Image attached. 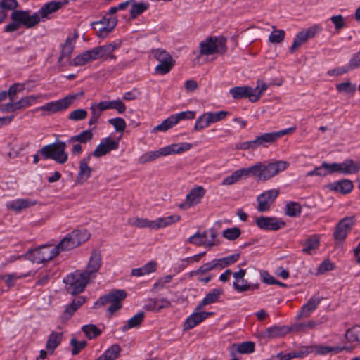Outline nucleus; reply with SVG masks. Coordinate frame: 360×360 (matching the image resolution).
Wrapping results in <instances>:
<instances>
[{
    "label": "nucleus",
    "mask_w": 360,
    "mask_h": 360,
    "mask_svg": "<svg viewBox=\"0 0 360 360\" xmlns=\"http://www.w3.org/2000/svg\"><path fill=\"white\" fill-rule=\"evenodd\" d=\"M321 299L317 296L311 297L306 304H304L298 312L296 319L308 318L311 314L314 311L321 302Z\"/></svg>",
    "instance_id": "obj_22"
},
{
    "label": "nucleus",
    "mask_w": 360,
    "mask_h": 360,
    "mask_svg": "<svg viewBox=\"0 0 360 360\" xmlns=\"http://www.w3.org/2000/svg\"><path fill=\"white\" fill-rule=\"evenodd\" d=\"M41 96H34L31 95L29 96H25L22 98L20 101H17L19 110L26 108L30 106L32 103H35L38 98H40Z\"/></svg>",
    "instance_id": "obj_58"
},
{
    "label": "nucleus",
    "mask_w": 360,
    "mask_h": 360,
    "mask_svg": "<svg viewBox=\"0 0 360 360\" xmlns=\"http://www.w3.org/2000/svg\"><path fill=\"white\" fill-rule=\"evenodd\" d=\"M90 279L84 272L75 271L68 275L64 282L68 285V291L72 295H77L84 290Z\"/></svg>",
    "instance_id": "obj_9"
},
{
    "label": "nucleus",
    "mask_w": 360,
    "mask_h": 360,
    "mask_svg": "<svg viewBox=\"0 0 360 360\" xmlns=\"http://www.w3.org/2000/svg\"><path fill=\"white\" fill-rule=\"evenodd\" d=\"M210 232L211 239H207V232L206 231H198L188 238V242L197 246H204L208 248L217 245L219 243L215 240L217 236L215 232L212 230H210Z\"/></svg>",
    "instance_id": "obj_13"
},
{
    "label": "nucleus",
    "mask_w": 360,
    "mask_h": 360,
    "mask_svg": "<svg viewBox=\"0 0 360 360\" xmlns=\"http://www.w3.org/2000/svg\"><path fill=\"white\" fill-rule=\"evenodd\" d=\"M240 230L238 227H233L225 229L223 233L222 236L229 240H233L238 238L240 236Z\"/></svg>",
    "instance_id": "obj_59"
},
{
    "label": "nucleus",
    "mask_w": 360,
    "mask_h": 360,
    "mask_svg": "<svg viewBox=\"0 0 360 360\" xmlns=\"http://www.w3.org/2000/svg\"><path fill=\"white\" fill-rule=\"evenodd\" d=\"M277 141L275 132L262 134L255 137L257 148L259 147L267 148L269 145Z\"/></svg>",
    "instance_id": "obj_36"
},
{
    "label": "nucleus",
    "mask_w": 360,
    "mask_h": 360,
    "mask_svg": "<svg viewBox=\"0 0 360 360\" xmlns=\"http://www.w3.org/2000/svg\"><path fill=\"white\" fill-rule=\"evenodd\" d=\"M94 134L91 130L87 129L82 131L77 135L71 136L68 142L69 143H76L78 142L79 143H86L89 141H91L93 139Z\"/></svg>",
    "instance_id": "obj_42"
},
{
    "label": "nucleus",
    "mask_w": 360,
    "mask_h": 360,
    "mask_svg": "<svg viewBox=\"0 0 360 360\" xmlns=\"http://www.w3.org/2000/svg\"><path fill=\"white\" fill-rule=\"evenodd\" d=\"M117 23V19L115 16H108L105 15L99 21L94 22L96 25H101L99 32L102 34H108L111 32Z\"/></svg>",
    "instance_id": "obj_25"
},
{
    "label": "nucleus",
    "mask_w": 360,
    "mask_h": 360,
    "mask_svg": "<svg viewBox=\"0 0 360 360\" xmlns=\"http://www.w3.org/2000/svg\"><path fill=\"white\" fill-rule=\"evenodd\" d=\"M154 58L159 62L155 71L160 75H165L170 72L175 65V60L165 50L157 49L152 51Z\"/></svg>",
    "instance_id": "obj_10"
},
{
    "label": "nucleus",
    "mask_w": 360,
    "mask_h": 360,
    "mask_svg": "<svg viewBox=\"0 0 360 360\" xmlns=\"http://www.w3.org/2000/svg\"><path fill=\"white\" fill-rule=\"evenodd\" d=\"M354 224V218L347 217L341 219L337 224L333 236L337 242H342L346 238Z\"/></svg>",
    "instance_id": "obj_16"
},
{
    "label": "nucleus",
    "mask_w": 360,
    "mask_h": 360,
    "mask_svg": "<svg viewBox=\"0 0 360 360\" xmlns=\"http://www.w3.org/2000/svg\"><path fill=\"white\" fill-rule=\"evenodd\" d=\"M36 204V200L20 198L10 202L8 204V207L11 210L18 212L22 210L34 206Z\"/></svg>",
    "instance_id": "obj_31"
},
{
    "label": "nucleus",
    "mask_w": 360,
    "mask_h": 360,
    "mask_svg": "<svg viewBox=\"0 0 360 360\" xmlns=\"http://www.w3.org/2000/svg\"><path fill=\"white\" fill-rule=\"evenodd\" d=\"M59 253L57 245H43L32 252L34 261L38 264L52 260Z\"/></svg>",
    "instance_id": "obj_12"
},
{
    "label": "nucleus",
    "mask_w": 360,
    "mask_h": 360,
    "mask_svg": "<svg viewBox=\"0 0 360 360\" xmlns=\"http://www.w3.org/2000/svg\"><path fill=\"white\" fill-rule=\"evenodd\" d=\"M68 0L64 1H51L44 5L39 13L42 18H48L49 14L54 13L68 4Z\"/></svg>",
    "instance_id": "obj_27"
},
{
    "label": "nucleus",
    "mask_w": 360,
    "mask_h": 360,
    "mask_svg": "<svg viewBox=\"0 0 360 360\" xmlns=\"http://www.w3.org/2000/svg\"><path fill=\"white\" fill-rule=\"evenodd\" d=\"M222 293L223 290L221 288H214L198 304V306L196 307V310H201L205 306L217 302Z\"/></svg>",
    "instance_id": "obj_30"
},
{
    "label": "nucleus",
    "mask_w": 360,
    "mask_h": 360,
    "mask_svg": "<svg viewBox=\"0 0 360 360\" xmlns=\"http://www.w3.org/2000/svg\"><path fill=\"white\" fill-rule=\"evenodd\" d=\"M90 237L86 230H74L68 233L57 245L59 252L72 250L85 243Z\"/></svg>",
    "instance_id": "obj_5"
},
{
    "label": "nucleus",
    "mask_w": 360,
    "mask_h": 360,
    "mask_svg": "<svg viewBox=\"0 0 360 360\" xmlns=\"http://www.w3.org/2000/svg\"><path fill=\"white\" fill-rule=\"evenodd\" d=\"M25 276V275H19L16 273L9 274L6 275L1 276L0 279L4 280L8 286V288H11L15 285L16 281L20 278H22Z\"/></svg>",
    "instance_id": "obj_53"
},
{
    "label": "nucleus",
    "mask_w": 360,
    "mask_h": 360,
    "mask_svg": "<svg viewBox=\"0 0 360 360\" xmlns=\"http://www.w3.org/2000/svg\"><path fill=\"white\" fill-rule=\"evenodd\" d=\"M307 40L308 39L302 30L298 32L293 41L292 46L290 48V52L294 53L299 47L307 42Z\"/></svg>",
    "instance_id": "obj_52"
},
{
    "label": "nucleus",
    "mask_w": 360,
    "mask_h": 360,
    "mask_svg": "<svg viewBox=\"0 0 360 360\" xmlns=\"http://www.w3.org/2000/svg\"><path fill=\"white\" fill-rule=\"evenodd\" d=\"M273 29L274 30L269 37V40L271 43L279 44L284 39L285 32L283 30H276L274 27Z\"/></svg>",
    "instance_id": "obj_56"
},
{
    "label": "nucleus",
    "mask_w": 360,
    "mask_h": 360,
    "mask_svg": "<svg viewBox=\"0 0 360 360\" xmlns=\"http://www.w3.org/2000/svg\"><path fill=\"white\" fill-rule=\"evenodd\" d=\"M180 220L181 217L179 215L173 214L168 217H159L155 220L131 217L128 219L127 223L130 226L137 228H150V229L158 230L172 225Z\"/></svg>",
    "instance_id": "obj_3"
},
{
    "label": "nucleus",
    "mask_w": 360,
    "mask_h": 360,
    "mask_svg": "<svg viewBox=\"0 0 360 360\" xmlns=\"http://www.w3.org/2000/svg\"><path fill=\"white\" fill-rule=\"evenodd\" d=\"M12 22L8 24L4 30L6 32H11L18 30L21 26L26 28H32L37 25L40 22V16L34 13L30 14L28 11L15 10L11 15Z\"/></svg>",
    "instance_id": "obj_2"
},
{
    "label": "nucleus",
    "mask_w": 360,
    "mask_h": 360,
    "mask_svg": "<svg viewBox=\"0 0 360 360\" xmlns=\"http://www.w3.org/2000/svg\"><path fill=\"white\" fill-rule=\"evenodd\" d=\"M331 191L340 193L343 195L349 193L354 188L353 183L349 179H342L329 186Z\"/></svg>",
    "instance_id": "obj_29"
},
{
    "label": "nucleus",
    "mask_w": 360,
    "mask_h": 360,
    "mask_svg": "<svg viewBox=\"0 0 360 360\" xmlns=\"http://www.w3.org/2000/svg\"><path fill=\"white\" fill-rule=\"evenodd\" d=\"M330 20L337 31H340L346 27L345 18L342 15H333L330 18Z\"/></svg>",
    "instance_id": "obj_63"
},
{
    "label": "nucleus",
    "mask_w": 360,
    "mask_h": 360,
    "mask_svg": "<svg viewBox=\"0 0 360 360\" xmlns=\"http://www.w3.org/2000/svg\"><path fill=\"white\" fill-rule=\"evenodd\" d=\"M336 89L339 92L353 94L356 91V85L349 81L336 84Z\"/></svg>",
    "instance_id": "obj_54"
},
{
    "label": "nucleus",
    "mask_w": 360,
    "mask_h": 360,
    "mask_svg": "<svg viewBox=\"0 0 360 360\" xmlns=\"http://www.w3.org/2000/svg\"><path fill=\"white\" fill-rule=\"evenodd\" d=\"M173 115L177 124L180 120L194 119L195 117V112L188 110L173 114Z\"/></svg>",
    "instance_id": "obj_64"
},
{
    "label": "nucleus",
    "mask_w": 360,
    "mask_h": 360,
    "mask_svg": "<svg viewBox=\"0 0 360 360\" xmlns=\"http://www.w3.org/2000/svg\"><path fill=\"white\" fill-rule=\"evenodd\" d=\"M205 193L206 190L202 186L193 188L187 193L185 201L179 204L178 207L181 210H188L191 207L197 205L201 202Z\"/></svg>",
    "instance_id": "obj_11"
},
{
    "label": "nucleus",
    "mask_w": 360,
    "mask_h": 360,
    "mask_svg": "<svg viewBox=\"0 0 360 360\" xmlns=\"http://www.w3.org/2000/svg\"><path fill=\"white\" fill-rule=\"evenodd\" d=\"M95 60L91 50L85 51L81 54L77 56L72 60V65L75 66H82L89 63Z\"/></svg>",
    "instance_id": "obj_41"
},
{
    "label": "nucleus",
    "mask_w": 360,
    "mask_h": 360,
    "mask_svg": "<svg viewBox=\"0 0 360 360\" xmlns=\"http://www.w3.org/2000/svg\"><path fill=\"white\" fill-rule=\"evenodd\" d=\"M248 176H250L248 167L240 169L224 178L221 184L224 186L232 185L240 180L242 178H247Z\"/></svg>",
    "instance_id": "obj_28"
},
{
    "label": "nucleus",
    "mask_w": 360,
    "mask_h": 360,
    "mask_svg": "<svg viewBox=\"0 0 360 360\" xmlns=\"http://www.w3.org/2000/svg\"><path fill=\"white\" fill-rule=\"evenodd\" d=\"M289 163L283 160L262 162H257L248 167L250 176H255L260 181H267L285 170Z\"/></svg>",
    "instance_id": "obj_1"
},
{
    "label": "nucleus",
    "mask_w": 360,
    "mask_h": 360,
    "mask_svg": "<svg viewBox=\"0 0 360 360\" xmlns=\"http://www.w3.org/2000/svg\"><path fill=\"white\" fill-rule=\"evenodd\" d=\"M302 212V206L297 202H289L285 205V213L290 217H299Z\"/></svg>",
    "instance_id": "obj_47"
},
{
    "label": "nucleus",
    "mask_w": 360,
    "mask_h": 360,
    "mask_svg": "<svg viewBox=\"0 0 360 360\" xmlns=\"http://www.w3.org/2000/svg\"><path fill=\"white\" fill-rule=\"evenodd\" d=\"M236 149L240 150H255L257 149L255 139L254 140H251V141L238 143L236 145Z\"/></svg>",
    "instance_id": "obj_61"
},
{
    "label": "nucleus",
    "mask_w": 360,
    "mask_h": 360,
    "mask_svg": "<svg viewBox=\"0 0 360 360\" xmlns=\"http://www.w3.org/2000/svg\"><path fill=\"white\" fill-rule=\"evenodd\" d=\"M278 194V189H271L259 195L257 198L258 203L257 210L260 212L269 210Z\"/></svg>",
    "instance_id": "obj_14"
},
{
    "label": "nucleus",
    "mask_w": 360,
    "mask_h": 360,
    "mask_svg": "<svg viewBox=\"0 0 360 360\" xmlns=\"http://www.w3.org/2000/svg\"><path fill=\"white\" fill-rule=\"evenodd\" d=\"M290 332V328L287 326H278L268 328L263 333V336L268 338L283 337Z\"/></svg>",
    "instance_id": "obj_32"
},
{
    "label": "nucleus",
    "mask_w": 360,
    "mask_h": 360,
    "mask_svg": "<svg viewBox=\"0 0 360 360\" xmlns=\"http://www.w3.org/2000/svg\"><path fill=\"white\" fill-rule=\"evenodd\" d=\"M360 170V162H355L352 159H347L340 163V173L343 174H356Z\"/></svg>",
    "instance_id": "obj_35"
},
{
    "label": "nucleus",
    "mask_w": 360,
    "mask_h": 360,
    "mask_svg": "<svg viewBox=\"0 0 360 360\" xmlns=\"http://www.w3.org/2000/svg\"><path fill=\"white\" fill-rule=\"evenodd\" d=\"M320 240L317 235H312L304 243L302 252L307 255H312L319 248Z\"/></svg>",
    "instance_id": "obj_39"
},
{
    "label": "nucleus",
    "mask_w": 360,
    "mask_h": 360,
    "mask_svg": "<svg viewBox=\"0 0 360 360\" xmlns=\"http://www.w3.org/2000/svg\"><path fill=\"white\" fill-rule=\"evenodd\" d=\"M63 333L53 331L48 337L46 348L50 354H52L57 347L60 344Z\"/></svg>",
    "instance_id": "obj_37"
},
{
    "label": "nucleus",
    "mask_w": 360,
    "mask_h": 360,
    "mask_svg": "<svg viewBox=\"0 0 360 360\" xmlns=\"http://www.w3.org/2000/svg\"><path fill=\"white\" fill-rule=\"evenodd\" d=\"M83 92L76 94H69L62 99L51 101L39 108V110L43 112V115H50L67 110L79 96H82Z\"/></svg>",
    "instance_id": "obj_8"
},
{
    "label": "nucleus",
    "mask_w": 360,
    "mask_h": 360,
    "mask_svg": "<svg viewBox=\"0 0 360 360\" xmlns=\"http://www.w3.org/2000/svg\"><path fill=\"white\" fill-rule=\"evenodd\" d=\"M226 39L222 36L210 37L202 41L199 44V56L214 54L224 55L227 51Z\"/></svg>",
    "instance_id": "obj_4"
},
{
    "label": "nucleus",
    "mask_w": 360,
    "mask_h": 360,
    "mask_svg": "<svg viewBox=\"0 0 360 360\" xmlns=\"http://www.w3.org/2000/svg\"><path fill=\"white\" fill-rule=\"evenodd\" d=\"M86 302V297L84 296H79L74 299L72 302L67 305L65 311L61 315L62 321H68L72 316L75 314V312L82 306Z\"/></svg>",
    "instance_id": "obj_24"
},
{
    "label": "nucleus",
    "mask_w": 360,
    "mask_h": 360,
    "mask_svg": "<svg viewBox=\"0 0 360 360\" xmlns=\"http://www.w3.org/2000/svg\"><path fill=\"white\" fill-rule=\"evenodd\" d=\"M87 111L84 109H77L70 112L68 119L72 121L77 122L85 120L87 117Z\"/></svg>",
    "instance_id": "obj_57"
},
{
    "label": "nucleus",
    "mask_w": 360,
    "mask_h": 360,
    "mask_svg": "<svg viewBox=\"0 0 360 360\" xmlns=\"http://www.w3.org/2000/svg\"><path fill=\"white\" fill-rule=\"evenodd\" d=\"M65 148L66 143L59 141L44 146L41 148L39 153L45 159H52L59 164H64L68 158Z\"/></svg>",
    "instance_id": "obj_7"
},
{
    "label": "nucleus",
    "mask_w": 360,
    "mask_h": 360,
    "mask_svg": "<svg viewBox=\"0 0 360 360\" xmlns=\"http://www.w3.org/2000/svg\"><path fill=\"white\" fill-rule=\"evenodd\" d=\"M210 122L205 115V113L200 115L196 120L195 124L194 125L195 131H201L205 128L210 126Z\"/></svg>",
    "instance_id": "obj_60"
},
{
    "label": "nucleus",
    "mask_w": 360,
    "mask_h": 360,
    "mask_svg": "<svg viewBox=\"0 0 360 360\" xmlns=\"http://www.w3.org/2000/svg\"><path fill=\"white\" fill-rule=\"evenodd\" d=\"M77 37V34H76L74 37H68L66 39L65 44L62 46L60 56L58 58L59 63H61L63 59L65 58L70 60L75 49V44Z\"/></svg>",
    "instance_id": "obj_26"
},
{
    "label": "nucleus",
    "mask_w": 360,
    "mask_h": 360,
    "mask_svg": "<svg viewBox=\"0 0 360 360\" xmlns=\"http://www.w3.org/2000/svg\"><path fill=\"white\" fill-rule=\"evenodd\" d=\"M233 348H236V350L240 354H250L255 351V343L252 342H244L240 344H233Z\"/></svg>",
    "instance_id": "obj_49"
},
{
    "label": "nucleus",
    "mask_w": 360,
    "mask_h": 360,
    "mask_svg": "<svg viewBox=\"0 0 360 360\" xmlns=\"http://www.w3.org/2000/svg\"><path fill=\"white\" fill-rule=\"evenodd\" d=\"M117 48L118 45L117 44H107L103 46H96L91 50L95 60L98 59H103L104 60L108 59L115 60L116 56L113 52Z\"/></svg>",
    "instance_id": "obj_17"
},
{
    "label": "nucleus",
    "mask_w": 360,
    "mask_h": 360,
    "mask_svg": "<svg viewBox=\"0 0 360 360\" xmlns=\"http://www.w3.org/2000/svg\"><path fill=\"white\" fill-rule=\"evenodd\" d=\"M213 314V312L200 311V310H196L195 308V311L185 320L183 324V330L188 331L194 328Z\"/></svg>",
    "instance_id": "obj_18"
},
{
    "label": "nucleus",
    "mask_w": 360,
    "mask_h": 360,
    "mask_svg": "<svg viewBox=\"0 0 360 360\" xmlns=\"http://www.w3.org/2000/svg\"><path fill=\"white\" fill-rule=\"evenodd\" d=\"M345 336L349 343L360 342V326H354L347 330Z\"/></svg>",
    "instance_id": "obj_46"
},
{
    "label": "nucleus",
    "mask_w": 360,
    "mask_h": 360,
    "mask_svg": "<svg viewBox=\"0 0 360 360\" xmlns=\"http://www.w3.org/2000/svg\"><path fill=\"white\" fill-rule=\"evenodd\" d=\"M319 323L314 320H309L304 323H294L290 327V331L295 333H306L309 330L314 329Z\"/></svg>",
    "instance_id": "obj_40"
},
{
    "label": "nucleus",
    "mask_w": 360,
    "mask_h": 360,
    "mask_svg": "<svg viewBox=\"0 0 360 360\" xmlns=\"http://www.w3.org/2000/svg\"><path fill=\"white\" fill-rule=\"evenodd\" d=\"M345 349V347H330L321 345L311 346V352H314L316 355H326L330 353L336 354Z\"/></svg>",
    "instance_id": "obj_34"
},
{
    "label": "nucleus",
    "mask_w": 360,
    "mask_h": 360,
    "mask_svg": "<svg viewBox=\"0 0 360 360\" xmlns=\"http://www.w3.org/2000/svg\"><path fill=\"white\" fill-rule=\"evenodd\" d=\"M161 156H165L163 148L155 151H149L143 154L139 157V162L141 164H146L147 162L154 161Z\"/></svg>",
    "instance_id": "obj_43"
},
{
    "label": "nucleus",
    "mask_w": 360,
    "mask_h": 360,
    "mask_svg": "<svg viewBox=\"0 0 360 360\" xmlns=\"http://www.w3.org/2000/svg\"><path fill=\"white\" fill-rule=\"evenodd\" d=\"M252 88L249 86H236L230 89V94L235 99H240L248 97L252 102L258 101V97L252 93Z\"/></svg>",
    "instance_id": "obj_23"
},
{
    "label": "nucleus",
    "mask_w": 360,
    "mask_h": 360,
    "mask_svg": "<svg viewBox=\"0 0 360 360\" xmlns=\"http://www.w3.org/2000/svg\"><path fill=\"white\" fill-rule=\"evenodd\" d=\"M119 147V139L111 137L102 139L100 143L96 146L91 154V156L100 158L105 155L112 150H115Z\"/></svg>",
    "instance_id": "obj_15"
},
{
    "label": "nucleus",
    "mask_w": 360,
    "mask_h": 360,
    "mask_svg": "<svg viewBox=\"0 0 360 360\" xmlns=\"http://www.w3.org/2000/svg\"><path fill=\"white\" fill-rule=\"evenodd\" d=\"M227 111L208 112H205L210 124L215 123L224 120L228 115Z\"/></svg>",
    "instance_id": "obj_55"
},
{
    "label": "nucleus",
    "mask_w": 360,
    "mask_h": 360,
    "mask_svg": "<svg viewBox=\"0 0 360 360\" xmlns=\"http://www.w3.org/2000/svg\"><path fill=\"white\" fill-rule=\"evenodd\" d=\"M176 124V122L174 119V117L173 115L169 116L167 119L162 121V122L154 127L153 129V132L156 131H166L168 129L172 128L174 125Z\"/></svg>",
    "instance_id": "obj_48"
},
{
    "label": "nucleus",
    "mask_w": 360,
    "mask_h": 360,
    "mask_svg": "<svg viewBox=\"0 0 360 360\" xmlns=\"http://www.w3.org/2000/svg\"><path fill=\"white\" fill-rule=\"evenodd\" d=\"M91 157V154H88L80 160L79 172L76 179L77 184L82 185L91 176L93 169L89 166V163Z\"/></svg>",
    "instance_id": "obj_21"
},
{
    "label": "nucleus",
    "mask_w": 360,
    "mask_h": 360,
    "mask_svg": "<svg viewBox=\"0 0 360 360\" xmlns=\"http://www.w3.org/2000/svg\"><path fill=\"white\" fill-rule=\"evenodd\" d=\"M127 297V293L123 290H116L100 297L94 304V308H99L105 304H110L108 308L109 314L112 315L122 307V301Z\"/></svg>",
    "instance_id": "obj_6"
},
{
    "label": "nucleus",
    "mask_w": 360,
    "mask_h": 360,
    "mask_svg": "<svg viewBox=\"0 0 360 360\" xmlns=\"http://www.w3.org/2000/svg\"><path fill=\"white\" fill-rule=\"evenodd\" d=\"M246 271L245 269H240L238 272L233 273V277L235 278V281L233 282V288L238 292H244L247 291L250 288V285L248 283H245L243 285H240V282H245L244 276H245Z\"/></svg>",
    "instance_id": "obj_38"
},
{
    "label": "nucleus",
    "mask_w": 360,
    "mask_h": 360,
    "mask_svg": "<svg viewBox=\"0 0 360 360\" xmlns=\"http://www.w3.org/2000/svg\"><path fill=\"white\" fill-rule=\"evenodd\" d=\"M130 16L131 18H136L149 8V4L147 2H134L131 4Z\"/></svg>",
    "instance_id": "obj_44"
},
{
    "label": "nucleus",
    "mask_w": 360,
    "mask_h": 360,
    "mask_svg": "<svg viewBox=\"0 0 360 360\" xmlns=\"http://www.w3.org/2000/svg\"><path fill=\"white\" fill-rule=\"evenodd\" d=\"M257 226L264 230L277 231L285 226V221L276 217H260L256 219Z\"/></svg>",
    "instance_id": "obj_20"
},
{
    "label": "nucleus",
    "mask_w": 360,
    "mask_h": 360,
    "mask_svg": "<svg viewBox=\"0 0 360 360\" xmlns=\"http://www.w3.org/2000/svg\"><path fill=\"white\" fill-rule=\"evenodd\" d=\"M102 264L101 254L98 250H92L86 269L83 271L90 278L96 276Z\"/></svg>",
    "instance_id": "obj_19"
},
{
    "label": "nucleus",
    "mask_w": 360,
    "mask_h": 360,
    "mask_svg": "<svg viewBox=\"0 0 360 360\" xmlns=\"http://www.w3.org/2000/svg\"><path fill=\"white\" fill-rule=\"evenodd\" d=\"M143 318L144 314L143 312L136 314L135 316L131 317L125 325L122 327V330L123 332H126L131 328L138 327L143 322Z\"/></svg>",
    "instance_id": "obj_45"
},
{
    "label": "nucleus",
    "mask_w": 360,
    "mask_h": 360,
    "mask_svg": "<svg viewBox=\"0 0 360 360\" xmlns=\"http://www.w3.org/2000/svg\"><path fill=\"white\" fill-rule=\"evenodd\" d=\"M193 145L189 143H178L163 147L165 156L172 154H180L189 150Z\"/></svg>",
    "instance_id": "obj_33"
},
{
    "label": "nucleus",
    "mask_w": 360,
    "mask_h": 360,
    "mask_svg": "<svg viewBox=\"0 0 360 360\" xmlns=\"http://www.w3.org/2000/svg\"><path fill=\"white\" fill-rule=\"evenodd\" d=\"M90 110L91 115L89 120V124L92 125L98 122V120L101 116L102 112L103 110H101L99 103H93L90 107Z\"/></svg>",
    "instance_id": "obj_51"
},
{
    "label": "nucleus",
    "mask_w": 360,
    "mask_h": 360,
    "mask_svg": "<svg viewBox=\"0 0 360 360\" xmlns=\"http://www.w3.org/2000/svg\"><path fill=\"white\" fill-rule=\"evenodd\" d=\"M82 330L89 340L95 338L101 334V330L94 324L83 326Z\"/></svg>",
    "instance_id": "obj_50"
},
{
    "label": "nucleus",
    "mask_w": 360,
    "mask_h": 360,
    "mask_svg": "<svg viewBox=\"0 0 360 360\" xmlns=\"http://www.w3.org/2000/svg\"><path fill=\"white\" fill-rule=\"evenodd\" d=\"M70 345L72 347V355H77L80 352L82 349H83L86 345V342L85 340H82L80 342H78L76 338H73L70 340Z\"/></svg>",
    "instance_id": "obj_62"
}]
</instances>
